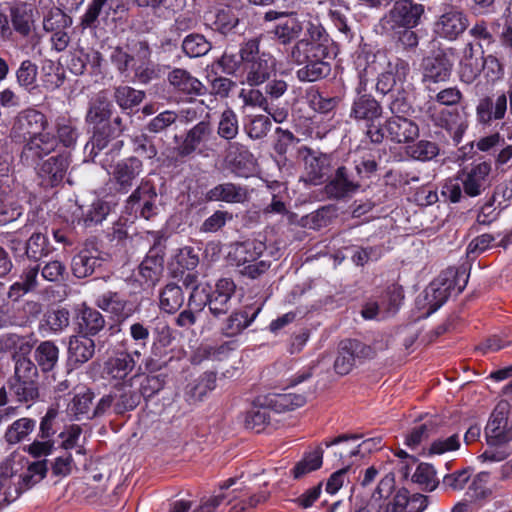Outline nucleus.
<instances>
[{"instance_id": "nucleus-1", "label": "nucleus", "mask_w": 512, "mask_h": 512, "mask_svg": "<svg viewBox=\"0 0 512 512\" xmlns=\"http://www.w3.org/2000/svg\"><path fill=\"white\" fill-rule=\"evenodd\" d=\"M240 56L242 60V84L250 87H257L269 80L275 73L277 61L273 55L266 52H260L259 40L257 38L249 39L240 47Z\"/></svg>"}, {"instance_id": "nucleus-2", "label": "nucleus", "mask_w": 512, "mask_h": 512, "mask_svg": "<svg viewBox=\"0 0 512 512\" xmlns=\"http://www.w3.org/2000/svg\"><path fill=\"white\" fill-rule=\"evenodd\" d=\"M366 134L376 144L385 138L396 144H408L419 137L420 130L412 119L394 115L385 121L383 127L369 125Z\"/></svg>"}, {"instance_id": "nucleus-3", "label": "nucleus", "mask_w": 512, "mask_h": 512, "mask_svg": "<svg viewBox=\"0 0 512 512\" xmlns=\"http://www.w3.org/2000/svg\"><path fill=\"white\" fill-rule=\"evenodd\" d=\"M390 58L391 56L385 49L375 48L367 44L361 48L356 59V65L359 69V85L356 88L358 94L366 91L371 77L388 67Z\"/></svg>"}, {"instance_id": "nucleus-4", "label": "nucleus", "mask_w": 512, "mask_h": 512, "mask_svg": "<svg viewBox=\"0 0 512 512\" xmlns=\"http://www.w3.org/2000/svg\"><path fill=\"white\" fill-rule=\"evenodd\" d=\"M393 490L394 477L387 474L378 483L370 500L365 503H355L350 512H397L398 506L402 505L401 499L405 500V497L397 495L394 501L388 500Z\"/></svg>"}, {"instance_id": "nucleus-5", "label": "nucleus", "mask_w": 512, "mask_h": 512, "mask_svg": "<svg viewBox=\"0 0 512 512\" xmlns=\"http://www.w3.org/2000/svg\"><path fill=\"white\" fill-rule=\"evenodd\" d=\"M424 6L412 0L396 1L388 13L381 19L383 30L396 28H415L420 24Z\"/></svg>"}, {"instance_id": "nucleus-6", "label": "nucleus", "mask_w": 512, "mask_h": 512, "mask_svg": "<svg viewBox=\"0 0 512 512\" xmlns=\"http://www.w3.org/2000/svg\"><path fill=\"white\" fill-rule=\"evenodd\" d=\"M510 404L499 402L492 411L484 429L487 444L498 446L512 441V419L509 418Z\"/></svg>"}, {"instance_id": "nucleus-7", "label": "nucleus", "mask_w": 512, "mask_h": 512, "mask_svg": "<svg viewBox=\"0 0 512 512\" xmlns=\"http://www.w3.org/2000/svg\"><path fill=\"white\" fill-rule=\"evenodd\" d=\"M424 113L434 125L447 130L455 142L461 141L468 124L457 109H439L435 103L429 101L425 104Z\"/></svg>"}, {"instance_id": "nucleus-8", "label": "nucleus", "mask_w": 512, "mask_h": 512, "mask_svg": "<svg viewBox=\"0 0 512 512\" xmlns=\"http://www.w3.org/2000/svg\"><path fill=\"white\" fill-rule=\"evenodd\" d=\"M48 119L44 113L34 108H26L17 113L11 127V137L26 141L40 131L47 130Z\"/></svg>"}, {"instance_id": "nucleus-9", "label": "nucleus", "mask_w": 512, "mask_h": 512, "mask_svg": "<svg viewBox=\"0 0 512 512\" xmlns=\"http://www.w3.org/2000/svg\"><path fill=\"white\" fill-rule=\"evenodd\" d=\"M491 164L483 161L472 163L458 172L465 195L477 197L491 186Z\"/></svg>"}, {"instance_id": "nucleus-10", "label": "nucleus", "mask_w": 512, "mask_h": 512, "mask_svg": "<svg viewBox=\"0 0 512 512\" xmlns=\"http://www.w3.org/2000/svg\"><path fill=\"white\" fill-rule=\"evenodd\" d=\"M150 57V49L146 42H137L133 47V53L123 47H115L110 55L112 64L121 74H126L129 70H135L137 76L142 77L139 72Z\"/></svg>"}, {"instance_id": "nucleus-11", "label": "nucleus", "mask_w": 512, "mask_h": 512, "mask_svg": "<svg viewBox=\"0 0 512 512\" xmlns=\"http://www.w3.org/2000/svg\"><path fill=\"white\" fill-rule=\"evenodd\" d=\"M56 148L55 134L43 130L24 141L20 159L24 164L34 166L40 159L54 152Z\"/></svg>"}, {"instance_id": "nucleus-12", "label": "nucleus", "mask_w": 512, "mask_h": 512, "mask_svg": "<svg viewBox=\"0 0 512 512\" xmlns=\"http://www.w3.org/2000/svg\"><path fill=\"white\" fill-rule=\"evenodd\" d=\"M508 99L510 113L512 114V88L508 91V95L502 93L495 99L490 96L481 98L476 106L478 123L490 126L493 121L502 120L507 112Z\"/></svg>"}, {"instance_id": "nucleus-13", "label": "nucleus", "mask_w": 512, "mask_h": 512, "mask_svg": "<svg viewBox=\"0 0 512 512\" xmlns=\"http://www.w3.org/2000/svg\"><path fill=\"white\" fill-rule=\"evenodd\" d=\"M142 172V161L137 157L131 156L124 158L113 165L109 174L117 191L128 193Z\"/></svg>"}, {"instance_id": "nucleus-14", "label": "nucleus", "mask_w": 512, "mask_h": 512, "mask_svg": "<svg viewBox=\"0 0 512 512\" xmlns=\"http://www.w3.org/2000/svg\"><path fill=\"white\" fill-rule=\"evenodd\" d=\"M467 15L459 10L450 9L439 16L434 24L435 34L445 40L454 41L468 28Z\"/></svg>"}, {"instance_id": "nucleus-15", "label": "nucleus", "mask_w": 512, "mask_h": 512, "mask_svg": "<svg viewBox=\"0 0 512 512\" xmlns=\"http://www.w3.org/2000/svg\"><path fill=\"white\" fill-rule=\"evenodd\" d=\"M69 165L70 159L66 154H58L44 160L37 168L40 184L45 188L59 185L63 181Z\"/></svg>"}, {"instance_id": "nucleus-16", "label": "nucleus", "mask_w": 512, "mask_h": 512, "mask_svg": "<svg viewBox=\"0 0 512 512\" xmlns=\"http://www.w3.org/2000/svg\"><path fill=\"white\" fill-rule=\"evenodd\" d=\"M95 304L119 322L125 321L134 314L132 304L125 295L117 291L108 290L99 294Z\"/></svg>"}, {"instance_id": "nucleus-17", "label": "nucleus", "mask_w": 512, "mask_h": 512, "mask_svg": "<svg viewBox=\"0 0 512 512\" xmlns=\"http://www.w3.org/2000/svg\"><path fill=\"white\" fill-rule=\"evenodd\" d=\"M157 192L153 184L148 180H142L139 186L128 197V203L138 205L140 216L149 220L157 214Z\"/></svg>"}, {"instance_id": "nucleus-18", "label": "nucleus", "mask_w": 512, "mask_h": 512, "mask_svg": "<svg viewBox=\"0 0 512 512\" xmlns=\"http://www.w3.org/2000/svg\"><path fill=\"white\" fill-rule=\"evenodd\" d=\"M235 290L236 285L233 280L222 278L217 281L214 291H210L208 302L209 310L215 317L224 315L230 310V300Z\"/></svg>"}, {"instance_id": "nucleus-19", "label": "nucleus", "mask_w": 512, "mask_h": 512, "mask_svg": "<svg viewBox=\"0 0 512 512\" xmlns=\"http://www.w3.org/2000/svg\"><path fill=\"white\" fill-rule=\"evenodd\" d=\"M452 63L442 53L427 57L423 62V82L425 84L445 82L449 79Z\"/></svg>"}, {"instance_id": "nucleus-20", "label": "nucleus", "mask_w": 512, "mask_h": 512, "mask_svg": "<svg viewBox=\"0 0 512 512\" xmlns=\"http://www.w3.org/2000/svg\"><path fill=\"white\" fill-rule=\"evenodd\" d=\"M452 282L447 278L439 277L424 290L423 307H427V315L437 311L451 294Z\"/></svg>"}, {"instance_id": "nucleus-21", "label": "nucleus", "mask_w": 512, "mask_h": 512, "mask_svg": "<svg viewBox=\"0 0 512 512\" xmlns=\"http://www.w3.org/2000/svg\"><path fill=\"white\" fill-rule=\"evenodd\" d=\"M248 197L247 187L232 182L217 184L206 193V199L213 202L244 203Z\"/></svg>"}, {"instance_id": "nucleus-22", "label": "nucleus", "mask_w": 512, "mask_h": 512, "mask_svg": "<svg viewBox=\"0 0 512 512\" xmlns=\"http://www.w3.org/2000/svg\"><path fill=\"white\" fill-rule=\"evenodd\" d=\"M359 187L360 185L351 178L348 169L341 166L337 168L335 176L326 184L325 193L329 198L342 199L355 193Z\"/></svg>"}, {"instance_id": "nucleus-23", "label": "nucleus", "mask_w": 512, "mask_h": 512, "mask_svg": "<svg viewBox=\"0 0 512 512\" xmlns=\"http://www.w3.org/2000/svg\"><path fill=\"white\" fill-rule=\"evenodd\" d=\"M330 168V157L326 154L306 149L304 156L305 181L317 185L321 183Z\"/></svg>"}, {"instance_id": "nucleus-24", "label": "nucleus", "mask_w": 512, "mask_h": 512, "mask_svg": "<svg viewBox=\"0 0 512 512\" xmlns=\"http://www.w3.org/2000/svg\"><path fill=\"white\" fill-rule=\"evenodd\" d=\"M326 54V50L311 54L309 60L303 64L304 66L297 70L298 80L301 82H315L329 75L331 68L329 63L324 61Z\"/></svg>"}, {"instance_id": "nucleus-25", "label": "nucleus", "mask_w": 512, "mask_h": 512, "mask_svg": "<svg viewBox=\"0 0 512 512\" xmlns=\"http://www.w3.org/2000/svg\"><path fill=\"white\" fill-rule=\"evenodd\" d=\"M241 7L240 0H227V3L220 5L214 15V28L223 34L235 28L239 22Z\"/></svg>"}, {"instance_id": "nucleus-26", "label": "nucleus", "mask_w": 512, "mask_h": 512, "mask_svg": "<svg viewBox=\"0 0 512 512\" xmlns=\"http://www.w3.org/2000/svg\"><path fill=\"white\" fill-rule=\"evenodd\" d=\"M95 353V343L87 335L72 336L68 345V360L78 367L88 362Z\"/></svg>"}, {"instance_id": "nucleus-27", "label": "nucleus", "mask_w": 512, "mask_h": 512, "mask_svg": "<svg viewBox=\"0 0 512 512\" xmlns=\"http://www.w3.org/2000/svg\"><path fill=\"white\" fill-rule=\"evenodd\" d=\"M382 115V107L380 103L371 95L363 94L358 96L352 104L350 117L355 120H364L370 125L380 118Z\"/></svg>"}, {"instance_id": "nucleus-28", "label": "nucleus", "mask_w": 512, "mask_h": 512, "mask_svg": "<svg viewBox=\"0 0 512 512\" xmlns=\"http://www.w3.org/2000/svg\"><path fill=\"white\" fill-rule=\"evenodd\" d=\"M211 134L209 122L200 121L187 132L182 144L178 147V154L182 157L192 154L201 144L209 140Z\"/></svg>"}, {"instance_id": "nucleus-29", "label": "nucleus", "mask_w": 512, "mask_h": 512, "mask_svg": "<svg viewBox=\"0 0 512 512\" xmlns=\"http://www.w3.org/2000/svg\"><path fill=\"white\" fill-rule=\"evenodd\" d=\"M362 438L361 434H345L336 437L332 441L324 442L325 446L335 447L334 455L339 458V461L342 462L344 466L351 463L349 462V459L353 456L360 455V448L357 445V441Z\"/></svg>"}, {"instance_id": "nucleus-30", "label": "nucleus", "mask_w": 512, "mask_h": 512, "mask_svg": "<svg viewBox=\"0 0 512 512\" xmlns=\"http://www.w3.org/2000/svg\"><path fill=\"white\" fill-rule=\"evenodd\" d=\"M259 312L260 308L251 312V309L248 307L240 311H234L223 324L222 333L227 337H235L241 334L254 322Z\"/></svg>"}, {"instance_id": "nucleus-31", "label": "nucleus", "mask_w": 512, "mask_h": 512, "mask_svg": "<svg viewBox=\"0 0 512 512\" xmlns=\"http://www.w3.org/2000/svg\"><path fill=\"white\" fill-rule=\"evenodd\" d=\"M168 81L177 92L186 95H200L203 84L187 70L175 68L168 74Z\"/></svg>"}, {"instance_id": "nucleus-32", "label": "nucleus", "mask_w": 512, "mask_h": 512, "mask_svg": "<svg viewBox=\"0 0 512 512\" xmlns=\"http://www.w3.org/2000/svg\"><path fill=\"white\" fill-rule=\"evenodd\" d=\"M136 376L124 381L119 388L113 393L115 404L114 411L122 414L126 411L133 410L140 403V394L131 389Z\"/></svg>"}, {"instance_id": "nucleus-33", "label": "nucleus", "mask_w": 512, "mask_h": 512, "mask_svg": "<svg viewBox=\"0 0 512 512\" xmlns=\"http://www.w3.org/2000/svg\"><path fill=\"white\" fill-rule=\"evenodd\" d=\"M111 114V102L105 96L98 95L90 102L85 119L93 127H103L104 125H110L109 119Z\"/></svg>"}, {"instance_id": "nucleus-34", "label": "nucleus", "mask_w": 512, "mask_h": 512, "mask_svg": "<svg viewBox=\"0 0 512 512\" xmlns=\"http://www.w3.org/2000/svg\"><path fill=\"white\" fill-rule=\"evenodd\" d=\"M135 367V360L128 352H121L110 357L105 363V373L113 379L125 380Z\"/></svg>"}, {"instance_id": "nucleus-35", "label": "nucleus", "mask_w": 512, "mask_h": 512, "mask_svg": "<svg viewBox=\"0 0 512 512\" xmlns=\"http://www.w3.org/2000/svg\"><path fill=\"white\" fill-rule=\"evenodd\" d=\"M10 394L19 403L27 404L35 402L39 397V390L34 379H11L9 382Z\"/></svg>"}, {"instance_id": "nucleus-36", "label": "nucleus", "mask_w": 512, "mask_h": 512, "mask_svg": "<svg viewBox=\"0 0 512 512\" xmlns=\"http://www.w3.org/2000/svg\"><path fill=\"white\" fill-rule=\"evenodd\" d=\"M306 401V395L288 392L270 395L266 400V404L275 412L283 413L303 406Z\"/></svg>"}, {"instance_id": "nucleus-37", "label": "nucleus", "mask_w": 512, "mask_h": 512, "mask_svg": "<svg viewBox=\"0 0 512 512\" xmlns=\"http://www.w3.org/2000/svg\"><path fill=\"white\" fill-rule=\"evenodd\" d=\"M21 214L22 208L15 200L9 186L0 183V223L12 222Z\"/></svg>"}, {"instance_id": "nucleus-38", "label": "nucleus", "mask_w": 512, "mask_h": 512, "mask_svg": "<svg viewBox=\"0 0 512 512\" xmlns=\"http://www.w3.org/2000/svg\"><path fill=\"white\" fill-rule=\"evenodd\" d=\"M184 303V294L180 286L169 283L159 295V307L165 313L173 314L178 311Z\"/></svg>"}, {"instance_id": "nucleus-39", "label": "nucleus", "mask_w": 512, "mask_h": 512, "mask_svg": "<svg viewBox=\"0 0 512 512\" xmlns=\"http://www.w3.org/2000/svg\"><path fill=\"white\" fill-rule=\"evenodd\" d=\"M55 137L57 145L60 143L66 148L74 147L79 137L76 124L71 118L58 117L55 120Z\"/></svg>"}, {"instance_id": "nucleus-40", "label": "nucleus", "mask_w": 512, "mask_h": 512, "mask_svg": "<svg viewBox=\"0 0 512 512\" xmlns=\"http://www.w3.org/2000/svg\"><path fill=\"white\" fill-rule=\"evenodd\" d=\"M163 257L158 255H148L139 265V275L142 277L144 284L154 286L159 280L163 272Z\"/></svg>"}, {"instance_id": "nucleus-41", "label": "nucleus", "mask_w": 512, "mask_h": 512, "mask_svg": "<svg viewBox=\"0 0 512 512\" xmlns=\"http://www.w3.org/2000/svg\"><path fill=\"white\" fill-rule=\"evenodd\" d=\"M65 81L63 69L52 60H45L41 66V83L48 91H55Z\"/></svg>"}, {"instance_id": "nucleus-42", "label": "nucleus", "mask_w": 512, "mask_h": 512, "mask_svg": "<svg viewBox=\"0 0 512 512\" xmlns=\"http://www.w3.org/2000/svg\"><path fill=\"white\" fill-rule=\"evenodd\" d=\"M101 265V259L89 250H83L72 259V271L77 278L90 276L96 267Z\"/></svg>"}, {"instance_id": "nucleus-43", "label": "nucleus", "mask_w": 512, "mask_h": 512, "mask_svg": "<svg viewBox=\"0 0 512 512\" xmlns=\"http://www.w3.org/2000/svg\"><path fill=\"white\" fill-rule=\"evenodd\" d=\"M216 387V376L214 373H204L194 382L186 386L185 394L190 401H200Z\"/></svg>"}, {"instance_id": "nucleus-44", "label": "nucleus", "mask_w": 512, "mask_h": 512, "mask_svg": "<svg viewBox=\"0 0 512 512\" xmlns=\"http://www.w3.org/2000/svg\"><path fill=\"white\" fill-rule=\"evenodd\" d=\"M34 357L41 370L48 372L58 362L59 349L52 341H44L35 349Z\"/></svg>"}, {"instance_id": "nucleus-45", "label": "nucleus", "mask_w": 512, "mask_h": 512, "mask_svg": "<svg viewBox=\"0 0 512 512\" xmlns=\"http://www.w3.org/2000/svg\"><path fill=\"white\" fill-rule=\"evenodd\" d=\"M101 60V54L97 51L86 53L79 50L71 54L67 66L74 75H82L88 64H91L92 67H99Z\"/></svg>"}, {"instance_id": "nucleus-46", "label": "nucleus", "mask_w": 512, "mask_h": 512, "mask_svg": "<svg viewBox=\"0 0 512 512\" xmlns=\"http://www.w3.org/2000/svg\"><path fill=\"white\" fill-rule=\"evenodd\" d=\"M36 421L31 418L15 420L5 432V440L9 444H17L25 440L35 429Z\"/></svg>"}, {"instance_id": "nucleus-47", "label": "nucleus", "mask_w": 512, "mask_h": 512, "mask_svg": "<svg viewBox=\"0 0 512 512\" xmlns=\"http://www.w3.org/2000/svg\"><path fill=\"white\" fill-rule=\"evenodd\" d=\"M323 462V450L318 447L304 454L303 458L294 466L292 474L298 479L302 476L319 469Z\"/></svg>"}, {"instance_id": "nucleus-48", "label": "nucleus", "mask_w": 512, "mask_h": 512, "mask_svg": "<svg viewBox=\"0 0 512 512\" xmlns=\"http://www.w3.org/2000/svg\"><path fill=\"white\" fill-rule=\"evenodd\" d=\"M79 326L85 331L84 335L94 336L105 326V319L96 309L84 307L80 313Z\"/></svg>"}, {"instance_id": "nucleus-49", "label": "nucleus", "mask_w": 512, "mask_h": 512, "mask_svg": "<svg viewBox=\"0 0 512 512\" xmlns=\"http://www.w3.org/2000/svg\"><path fill=\"white\" fill-rule=\"evenodd\" d=\"M104 4H109V8L114 10L120 7L119 0H92L81 18L83 28H95L97 26L98 18L103 17Z\"/></svg>"}, {"instance_id": "nucleus-50", "label": "nucleus", "mask_w": 512, "mask_h": 512, "mask_svg": "<svg viewBox=\"0 0 512 512\" xmlns=\"http://www.w3.org/2000/svg\"><path fill=\"white\" fill-rule=\"evenodd\" d=\"M110 210L111 207L107 202L96 199L90 206L82 209V221L86 227L100 224L110 213Z\"/></svg>"}, {"instance_id": "nucleus-51", "label": "nucleus", "mask_w": 512, "mask_h": 512, "mask_svg": "<svg viewBox=\"0 0 512 512\" xmlns=\"http://www.w3.org/2000/svg\"><path fill=\"white\" fill-rule=\"evenodd\" d=\"M326 49L327 48L324 44H316L309 42L306 39H302L296 42L292 47L289 59L297 65H303L307 60H309L311 54H315L317 51H325Z\"/></svg>"}, {"instance_id": "nucleus-52", "label": "nucleus", "mask_w": 512, "mask_h": 512, "mask_svg": "<svg viewBox=\"0 0 512 512\" xmlns=\"http://www.w3.org/2000/svg\"><path fill=\"white\" fill-rule=\"evenodd\" d=\"M238 131V116L233 109L227 107L220 115L217 133L225 140H232L237 136Z\"/></svg>"}, {"instance_id": "nucleus-53", "label": "nucleus", "mask_w": 512, "mask_h": 512, "mask_svg": "<svg viewBox=\"0 0 512 512\" xmlns=\"http://www.w3.org/2000/svg\"><path fill=\"white\" fill-rule=\"evenodd\" d=\"M411 480L426 491H433L439 484L434 467L427 463H420L417 466Z\"/></svg>"}, {"instance_id": "nucleus-54", "label": "nucleus", "mask_w": 512, "mask_h": 512, "mask_svg": "<svg viewBox=\"0 0 512 512\" xmlns=\"http://www.w3.org/2000/svg\"><path fill=\"white\" fill-rule=\"evenodd\" d=\"M93 396V393L88 389L83 393L75 395L68 406L70 415L74 416L77 420L92 418L91 404Z\"/></svg>"}, {"instance_id": "nucleus-55", "label": "nucleus", "mask_w": 512, "mask_h": 512, "mask_svg": "<svg viewBox=\"0 0 512 512\" xmlns=\"http://www.w3.org/2000/svg\"><path fill=\"white\" fill-rule=\"evenodd\" d=\"M52 251L46 235L34 233L25 242V254L34 260L47 256Z\"/></svg>"}, {"instance_id": "nucleus-56", "label": "nucleus", "mask_w": 512, "mask_h": 512, "mask_svg": "<svg viewBox=\"0 0 512 512\" xmlns=\"http://www.w3.org/2000/svg\"><path fill=\"white\" fill-rule=\"evenodd\" d=\"M303 30L302 21L299 17H290L284 23L277 25L274 29L275 36L283 44L291 42L300 36Z\"/></svg>"}, {"instance_id": "nucleus-57", "label": "nucleus", "mask_w": 512, "mask_h": 512, "mask_svg": "<svg viewBox=\"0 0 512 512\" xmlns=\"http://www.w3.org/2000/svg\"><path fill=\"white\" fill-rule=\"evenodd\" d=\"M145 97L141 90L129 86H119L115 89L114 98L122 109H131L139 105Z\"/></svg>"}, {"instance_id": "nucleus-58", "label": "nucleus", "mask_w": 512, "mask_h": 512, "mask_svg": "<svg viewBox=\"0 0 512 512\" xmlns=\"http://www.w3.org/2000/svg\"><path fill=\"white\" fill-rule=\"evenodd\" d=\"M183 52L191 57H201L209 52L211 44L201 34H190L182 42Z\"/></svg>"}, {"instance_id": "nucleus-59", "label": "nucleus", "mask_w": 512, "mask_h": 512, "mask_svg": "<svg viewBox=\"0 0 512 512\" xmlns=\"http://www.w3.org/2000/svg\"><path fill=\"white\" fill-rule=\"evenodd\" d=\"M37 74L38 67L35 63L31 60L22 61L16 71L18 85L27 91H32L36 88Z\"/></svg>"}, {"instance_id": "nucleus-60", "label": "nucleus", "mask_w": 512, "mask_h": 512, "mask_svg": "<svg viewBox=\"0 0 512 512\" xmlns=\"http://www.w3.org/2000/svg\"><path fill=\"white\" fill-rule=\"evenodd\" d=\"M270 422L268 407H253L245 415L244 424L249 430L259 433Z\"/></svg>"}, {"instance_id": "nucleus-61", "label": "nucleus", "mask_w": 512, "mask_h": 512, "mask_svg": "<svg viewBox=\"0 0 512 512\" xmlns=\"http://www.w3.org/2000/svg\"><path fill=\"white\" fill-rule=\"evenodd\" d=\"M11 16L14 29L23 36L28 35L32 24L31 8L26 4H19L12 9Z\"/></svg>"}, {"instance_id": "nucleus-62", "label": "nucleus", "mask_w": 512, "mask_h": 512, "mask_svg": "<svg viewBox=\"0 0 512 512\" xmlns=\"http://www.w3.org/2000/svg\"><path fill=\"white\" fill-rule=\"evenodd\" d=\"M407 154L418 161H430L439 154L436 143L428 140H420L407 147Z\"/></svg>"}, {"instance_id": "nucleus-63", "label": "nucleus", "mask_w": 512, "mask_h": 512, "mask_svg": "<svg viewBox=\"0 0 512 512\" xmlns=\"http://www.w3.org/2000/svg\"><path fill=\"white\" fill-rule=\"evenodd\" d=\"M265 251V245L261 241H247L240 244L235 251L239 264L254 262Z\"/></svg>"}, {"instance_id": "nucleus-64", "label": "nucleus", "mask_w": 512, "mask_h": 512, "mask_svg": "<svg viewBox=\"0 0 512 512\" xmlns=\"http://www.w3.org/2000/svg\"><path fill=\"white\" fill-rule=\"evenodd\" d=\"M490 475L488 472H479L470 479L467 495L474 500L484 499L491 494L488 487Z\"/></svg>"}]
</instances>
